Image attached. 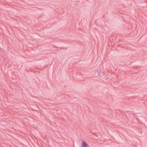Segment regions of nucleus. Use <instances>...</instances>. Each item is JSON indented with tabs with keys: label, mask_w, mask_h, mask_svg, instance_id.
I'll list each match as a JSON object with an SVG mask.
<instances>
[{
	"label": "nucleus",
	"mask_w": 147,
	"mask_h": 147,
	"mask_svg": "<svg viewBox=\"0 0 147 147\" xmlns=\"http://www.w3.org/2000/svg\"><path fill=\"white\" fill-rule=\"evenodd\" d=\"M88 144L84 141H83L82 142L81 147H88Z\"/></svg>",
	"instance_id": "f257e3e1"
},
{
	"label": "nucleus",
	"mask_w": 147,
	"mask_h": 147,
	"mask_svg": "<svg viewBox=\"0 0 147 147\" xmlns=\"http://www.w3.org/2000/svg\"><path fill=\"white\" fill-rule=\"evenodd\" d=\"M53 47L55 48H57V47H55L54 46H53Z\"/></svg>",
	"instance_id": "f03ea898"
},
{
	"label": "nucleus",
	"mask_w": 147,
	"mask_h": 147,
	"mask_svg": "<svg viewBox=\"0 0 147 147\" xmlns=\"http://www.w3.org/2000/svg\"><path fill=\"white\" fill-rule=\"evenodd\" d=\"M98 75H99V76H100V75H99V74H98Z\"/></svg>",
	"instance_id": "7ed1b4c3"
}]
</instances>
